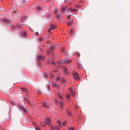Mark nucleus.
<instances>
[{"instance_id": "obj_9", "label": "nucleus", "mask_w": 130, "mask_h": 130, "mask_svg": "<svg viewBox=\"0 0 130 130\" xmlns=\"http://www.w3.org/2000/svg\"><path fill=\"white\" fill-rule=\"evenodd\" d=\"M69 91L70 92V93L72 94V96H75V92L74 91H73V90L72 89H71V88H69Z\"/></svg>"}, {"instance_id": "obj_23", "label": "nucleus", "mask_w": 130, "mask_h": 130, "mask_svg": "<svg viewBox=\"0 0 130 130\" xmlns=\"http://www.w3.org/2000/svg\"><path fill=\"white\" fill-rule=\"evenodd\" d=\"M53 12L54 13L56 14V15H55V16H56V17H57V14H56V13L57 12V11L56 9H53Z\"/></svg>"}, {"instance_id": "obj_8", "label": "nucleus", "mask_w": 130, "mask_h": 130, "mask_svg": "<svg viewBox=\"0 0 130 130\" xmlns=\"http://www.w3.org/2000/svg\"><path fill=\"white\" fill-rule=\"evenodd\" d=\"M19 107L20 108V109H21L22 110H24V111H25V112H27V110L26 109H25L22 106L20 105H19Z\"/></svg>"}, {"instance_id": "obj_52", "label": "nucleus", "mask_w": 130, "mask_h": 130, "mask_svg": "<svg viewBox=\"0 0 130 130\" xmlns=\"http://www.w3.org/2000/svg\"><path fill=\"white\" fill-rule=\"evenodd\" d=\"M49 0H48V1H49Z\"/></svg>"}, {"instance_id": "obj_43", "label": "nucleus", "mask_w": 130, "mask_h": 130, "mask_svg": "<svg viewBox=\"0 0 130 130\" xmlns=\"http://www.w3.org/2000/svg\"><path fill=\"white\" fill-rule=\"evenodd\" d=\"M64 50V49L63 48H62L61 51L62 52Z\"/></svg>"}, {"instance_id": "obj_24", "label": "nucleus", "mask_w": 130, "mask_h": 130, "mask_svg": "<svg viewBox=\"0 0 130 130\" xmlns=\"http://www.w3.org/2000/svg\"><path fill=\"white\" fill-rule=\"evenodd\" d=\"M21 34L23 37H24L26 35V33L25 32H21Z\"/></svg>"}, {"instance_id": "obj_1", "label": "nucleus", "mask_w": 130, "mask_h": 130, "mask_svg": "<svg viewBox=\"0 0 130 130\" xmlns=\"http://www.w3.org/2000/svg\"><path fill=\"white\" fill-rule=\"evenodd\" d=\"M56 28V27H55L54 25H51L50 26H48L46 27L45 28V29L47 30L48 32L51 34V33L50 32V31Z\"/></svg>"}, {"instance_id": "obj_38", "label": "nucleus", "mask_w": 130, "mask_h": 130, "mask_svg": "<svg viewBox=\"0 0 130 130\" xmlns=\"http://www.w3.org/2000/svg\"><path fill=\"white\" fill-rule=\"evenodd\" d=\"M73 32V31L72 30H70V31H69V32L70 33H72Z\"/></svg>"}, {"instance_id": "obj_12", "label": "nucleus", "mask_w": 130, "mask_h": 130, "mask_svg": "<svg viewBox=\"0 0 130 130\" xmlns=\"http://www.w3.org/2000/svg\"><path fill=\"white\" fill-rule=\"evenodd\" d=\"M38 59L39 60H42L44 59V57L42 55H40L38 56Z\"/></svg>"}, {"instance_id": "obj_44", "label": "nucleus", "mask_w": 130, "mask_h": 130, "mask_svg": "<svg viewBox=\"0 0 130 130\" xmlns=\"http://www.w3.org/2000/svg\"><path fill=\"white\" fill-rule=\"evenodd\" d=\"M36 130H40L38 128H36Z\"/></svg>"}, {"instance_id": "obj_10", "label": "nucleus", "mask_w": 130, "mask_h": 130, "mask_svg": "<svg viewBox=\"0 0 130 130\" xmlns=\"http://www.w3.org/2000/svg\"><path fill=\"white\" fill-rule=\"evenodd\" d=\"M67 123V122L66 121H65L63 122H61L60 124V123L58 121H57V124H58L59 126H60L61 125H62L64 126Z\"/></svg>"}, {"instance_id": "obj_37", "label": "nucleus", "mask_w": 130, "mask_h": 130, "mask_svg": "<svg viewBox=\"0 0 130 130\" xmlns=\"http://www.w3.org/2000/svg\"><path fill=\"white\" fill-rule=\"evenodd\" d=\"M54 76V75H53V74H51V75H50V77L51 78H52Z\"/></svg>"}, {"instance_id": "obj_13", "label": "nucleus", "mask_w": 130, "mask_h": 130, "mask_svg": "<svg viewBox=\"0 0 130 130\" xmlns=\"http://www.w3.org/2000/svg\"><path fill=\"white\" fill-rule=\"evenodd\" d=\"M67 8V6H66L65 7L64 6H62L61 9L62 12H64Z\"/></svg>"}, {"instance_id": "obj_50", "label": "nucleus", "mask_w": 130, "mask_h": 130, "mask_svg": "<svg viewBox=\"0 0 130 130\" xmlns=\"http://www.w3.org/2000/svg\"><path fill=\"white\" fill-rule=\"evenodd\" d=\"M48 15H47V17H48Z\"/></svg>"}, {"instance_id": "obj_28", "label": "nucleus", "mask_w": 130, "mask_h": 130, "mask_svg": "<svg viewBox=\"0 0 130 130\" xmlns=\"http://www.w3.org/2000/svg\"><path fill=\"white\" fill-rule=\"evenodd\" d=\"M53 87H56L57 86L56 83L54 82H53Z\"/></svg>"}, {"instance_id": "obj_30", "label": "nucleus", "mask_w": 130, "mask_h": 130, "mask_svg": "<svg viewBox=\"0 0 130 130\" xmlns=\"http://www.w3.org/2000/svg\"><path fill=\"white\" fill-rule=\"evenodd\" d=\"M77 66H78L79 68V69H81V68L82 67H81V65L80 64H77Z\"/></svg>"}, {"instance_id": "obj_27", "label": "nucleus", "mask_w": 130, "mask_h": 130, "mask_svg": "<svg viewBox=\"0 0 130 130\" xmlns=\"http://www.w3.org/2000/svg\"><path fill=\"white\" fill-rule=\"evenodd\" d=\"M46 123H45H45L44 122H42L41 123V124L43 126V127H44L46 125Z\"/></svg>"}, {"instance_id": "obj_47", "label": "nucleus", "mask_w": 130, "mask_h": 130, "mask_svg": "<svg viewBox=\"0 0 130 130\" xmlns=\"http://www.w3.org/2000/svg\"><path fill=\"white\" fill-rule=\"evenodd\" d=\"M47 87L48 88V89L49 90V86H47Z\"/></svg>"}, {"instance_id": "obj_33", "label": "nucleus", "mask_w": 130, "mask_h": 130, "mask_svg": "<svg viewBox=\"0 0 130 130\" xmlns=\"http://www.w3.org/2000/svg\"><path fill=\"white\" fill-rule=\"evenodd\" d=\"M10 103L13 105H14L15 104V103L12 101H10Z\"/></svg>"}, {"instance_id": "obj_42", "label": "nucleus", "mask_w": 130, "mask_h": 130, "mask_svg": "<svg viewBox=\"0 0 130 130\" xmlns=\"http://www.w3.org/2000/svg\"><path fill=\"white\" fill-rule=\"evenodd\" d=\"M68 115L69 116H70L71 115V114L70 113H69V112H68Z\"/></svg>"}, {"instance_id": "obj_3", "label": "nucleus", "mask_w": 130, "mask_h": 130, "mask_svg": "<svg viewBox=\"0 0 130 130\" xmlns=\"http://www.w3.org/2000/svg\"><path fill=\"white\" fill-rule=\"evenodd\" d=\"M62 72L64 75L67 76L68 74L67 69L65 67H63L62 69Z\"/></svg>"}, {"instance_id": "obj_2", "label": "nucleus", "mask_w": 130, "mask_h": 130, "mask_svg": "<svg viewBox=\"0 0 130 130\" xmlns=\"http://www.w3.org/2000/svg\"><path fill=\"white\" fill-rule=\"evenodd\" d=\"M73 74L74 80L77 79L79 80L80 79V78L79 77V75L77 73L73 72Z\"/></svg>"}, {"instance_id": "obj_15", "label": "nucleus", "mask_w": 130, "mask_h": 130, "mask_svg": "<svg viewBox=\"0 0 130 130\" xmlns=\"http://www.w3.org/2000/svg\"><path fill=\"white\" fill-rule=\"evenodd\" d=\"M42 105L44 107H46L47 108H48V106L47 105V103L46 102H43L42 103Z\"/></svg>"}, {"instance_id": "obj_26", "label": "nucleus", "mask_w": 130, "mask_h": 130, "mask_svg": "<svg viewBox=\"0 0 130 130\" xmlns=\"http://www.w3.org/2000/svg\"><path fill=\"white\" fill-rule=\"evenodd\" d=\"M57 129V127L56 126L55 127L54 126H52L51 128V130H55Z\"/></svg>"}, {"instance_id": "obj_16", "label": "nucleus", "mask_w": 130, "mask_h": 130, "mask_svg": "<svg viewBox=\"0 0 130 130\" xmlns=\"http://www.w3.org/2000/svg\"><path fill=\"white\" fill-rule=\"evenodd\" d=\"M24 100L26 101L27 102L29 103L30 105H31V103L29 101V100L26 97H25V98H24Z\"/></svg>"}, {"instance_id": "obj_41", "label": "nucleus", "mask_w": 130, "mask_h": 130, "mask_svg": "<svg viewBox=\"0 0 130 130\" xmlns=\"http://www.w3.org/2000/svg\"><path fill=\"white\" fill-rule=\"evenodd\" d=\"M71 18V17L70 16H68L67 17V18L68 19H70Z\"/></svg>"}, {"instance_id": "obj_18", "label": "nucleus", "mask_w": 130, "mask_h": 130, "mask_svg": "<svg viewBox=\"0 0 130 130\" xmlns=\"http://www.w3.org/2000/svg\"><path fill=\"white\" fill-rule=\"evenodd\" d=\"M63 61H64V63H66V62H67V63H68V62H71V61H70V60H67L66 58H65L64 59Z\"/></svg>"}, {"instance_id": "obj_4", "label": "nucleus", "mask_w": 130, "mask_h": 130, "mask_svg": "<svg viewBox=\"0 0 130 130\" xmlns=\"http://www.w3.org/2000/svg\"><path fill=\"white\" fill-rule=\"evenodd\" d=\"M67 80L64 78H62L61 79L60 83H62L64 86H66L67 84Z\"/></svg>"}, {"instance_id": "obj_22", "label": "nucleus", "mask_w": 130, "mask_h": 130, "mask_svg": "<svg viewBox=\"0 0 130 130\" xmlns=\"http://www.w3.org/2000/svg\"><path fill=\"white\" fill-rule=\"evenodd\" d=\"M22 91L25 93L27 91V90L25 88H23L22 89Z\"/></svg>"}, {"instance_id": "obj_34", "label": "nucleus", "mask_w": 130, "mask_h": 130, "mask_svg": "<svg viewBox=\"0 0 130 130\" xmlns=\"http://www.w3.org/2000/svg\"><path fill=\"white\" fill-rule=\"evenodd\" d=\"M64 54L66 56H67L68 55V51H67L66 52H65L64 53Z\"/></svg>"}, {"instance_id": "obj_40", "label": "nucleus", "mask_w": 130, "mask_h": 130, "mask_svg": "<svg viewBox=\"0 0 130 130\" xmlns=\"http://www.w3.org/2000/svg\"><path fill=\"white\" fill-rule=\"evenodd\" d=\"M35 34L36 36L38 35V33L37 32H35Z\"/></svg>"}, {"instance_id": "obj_46", "label": "nucleus", "mask_w": 130, "mask_h": 130, "mask_svg": "<svg viewBox=\"0 0 130 130\" xmlns=\"http://www.w3.org/2000/svg\"><path fill=\"white\" fill-rule=\"evenodd\" d=\"M76 55H77V56H79V54L78 53Z\"/></svg>"}, {"instance_id": "obj_49", "label": "nucleus", "mask_w": 130, "mask_h": 130, "mask_svg": "<svg viewBox=\"0 0 130 130\" xmlns=\"http://www.w3.org/2000/svg\"><path fill=\"white\" fill-rule=\"evenodd\" d=\"M57 130H59V129L58 128H57Z\"/></svg>"}, {"instance_id": "obj_19", "label": "nucleus", "mask_w": 130, "mask_h": 130, "mask_svg": "<svg viewBox=\"0 0 130 130\" xmlns=\"http://www.w3.org/2000/svg\"><path fill=\"white\" fill-rule=\"evenodd\" d=\"M69 11L70 12H74L76 11V10L75 9H72L71 8H70L69 9Z\"/></svg>"}, {"instance_id": "obj_7", "label": "nucleus", "mask_w": 130, "mask_h": 130, "mask_svg": "<svg viewBox=\"0 0 130 130\" xmlns=\"http://www.w3.org/2000/svg\"><path fill=\"white\" fill-rule=\"evenodd\" d=\"M54 48L53 46L51 47L47 52V54H51V52L54 49Z\"/></svg>"}, {"instance_id": "obj_48", "label": "nucleus", "mask_w": 130, "mask_h": 130, "mask_svg": "<svg viewBox=\"0 0 130 130\" xmlns=\"http://www.w3.org/2000/svg\"><path fill=\"white\" fill-rule=\"evenodd\" d=\"M54 63H54V62H52V64H54Z\"/></svg>"}, {"instance_id": "obj_5", "label": "nucleus", "mask_w": 130, "mask_h": 130, "mask_svg": "<svg viewBox=\"0 0 130 130\" xmlns=\"http://www.w3.org/2000/svg\"><path fill=\"white\" fill-rule=\"evenodd\" d=\"M4 21L5 23L8 26L10 25L9 23L11 22L10 20L8 19H6L4 20Z\"/></svg>"}, {"instance_id": "obj_21", "label": "nucleus", "mask_w": 130, "mask_h": 130, "mask_svg": "<svg viewBox=\"0 0 130 130\" xmlns=\"http://www.w3.org/2000/svg\"><path fill=\"white\" fill-rule=\"evenodd\" d=\"M66 95L67 99L69 100H70V95L69 94H66Z\"/></svg>"}, {"instance_id": "obj_39", "label": "nucleus", "mask_w": 130, "mask_h": 130, "mask_svg": "<svg viewBox=\"0 0 130 130\" xmlns=\"http://www.w3.org/2000/svg\"><path fill=\"white\" fill-rule=\"evenodd\" d=\"M11 27H12V28L13 29H14L15 28V27L14 26H11Z\"/></svg>"}, {"instance_id": "obj_45", "label": "nucleus", "mask_w": 130, "mask_h": 130, "mask_svg": "<svg viewBox=\"0 0 130 130\" xmlns=\"http://www.w3.org/2000/svg\"><path fill=\"white\" fill-rule=\"evenodd\" d=\"M56 72V70H54L53 71V72Z\"/></svg>"}, {"instance_id": "obj_17", "label": "nucleus", "mask_w": 130, "mask_h": 130, "mask_svg": "<svg viewBox=\"0 0 130 130\" xmlns=\"http://www.w3.org/2000/svg\"><path fill=\"white\" fill-rule=\"evenodd\" d=\"M73 21H71L68 22V26H70L73 23Z\"/></svg>"}, {"instance_id": "obj_51", "label": "nucleus", "mask_w": 130, "mask_h": 130, "mask_svg": "<svg viewBox=\"0 0 130 130\" xmlns=\"http://www.w3.org/2000/svg\"><path fill=\"white\" fill-rule=\"evenodd\" d=\"M57 86H58V85H57ZM58 88V87H57V88Z\"/></svg>"}, {"instance_id": "obj_31", "label": "nucleus", "mask_w": 130, "mask_h": 130, "mask_svg": "<svg viewBox=\"0 0 130 130\" xmlns=\"http://www.w3.org/2000/svg\"><path fill=\"white\" fill-rule=\"evenodd\" d=\"M57 82H58V81H59L60 80V78L59 76H57Z\"/></svg>"}, {"instance_id": "obj_20", "label": "nucleus", "mask_w": 130, "mask_h": 130, "mask_svg": "<svg viewBox=\"0 0 130 130\" xmlns=\"http://www.w3.org/2000/svg\"><path fill=\"white\" fill-rule=\"evenodd\" d=\"M36 10L39 12L42 9V8L40 7H37L36 8Z\"/></svg>"}, {"instance_id": "obj_6", "label": "nucleus", "mask_w": 130, "mask_h": 130, "mask_svg": "<svg viewBox=\"0 0 130 130\" xmlns=\"http://www.w3.org/2000/svg\"><path fill=\"white\" fill-rule=\"evenodd\" d=\"M58 103L59 105L60 106V108L61 109L62 108V107L64 105V103L63 101H61L60 102H58L57 101V104Z\"/></svg>"}, {"instance_id": "obj_14", "label": "nucleus", "mask_w": 130, "mask_h": 130, "mask_svg": "<svg viewBox=\"0 0 130 130\" xmlns=\"http://www.w3.org/2000/svg\"><path fill=\"white\" fill-rule=\"evenodd\" d=\"M45 122L47 125H49L50 124V121L49 119H46L45 120Z\"/></svg>"}, {"instance_id": "obj_11", "label": "nucleus", "mask_w": 130, "mask_h": 130, "mask_svg": "<svg viewBox=\"0 0 130 130\" xmlns=\"http://www.w3.org/2000/svg\"><path fill=\"white\" fill-rule=\"evenodd\" d=\"M58 97L60 99H62L63 98L62 93L59 92L57 93V97Z\"/></svg>"}, {"instance_id": "obj_32", "label": "nucleus", "mask_w": 130, "mask_h": 130, "mask_svg": "<svg viewBox=\"0 0 130 130\" xmlns=\"http://www.w3.org/2000/svg\"><path fill=\"white\" fill-rule=\"evenodd\" d=\"M22 3L23 4H25L26 3L25 0H23Z\"/></svg>"}, {"instance_id": "obj_25", "label": "nucleus", "mask_w": 130, "mask_h": 130, "mask_svg": "<svg viewBox=\"0 0 130 130\" xmlns=\"http://www.w3.org/2000/svg\"><path fill=\"white\" fill-rule=\"evenodd\" d=\"M62 16V14L61 13H57V18H60Z\"/></svg>"}, {"instance_id": "obj_36", "label": "nucleus", "mask_w": 130, "mask_h": 130, "mask_svg": "<svg viewBox=\"0 0 130 130\" xmlns=\"http://www.w3.org/2000/svg\"><path fill=\"white\" fill-rule=\"evenodd\" d=\"M69 130H74V129L72 127H70L69 129Z\"/></svg>"}, {"instance_id": "obj_29", "label": "nucleus", "mask_w": 130, "mask_h": 130, "mask_svg": "<svg viewBox=\"0 0 130 130\" xmlns=\"http://www.w3.org/2000/svg\"><path fill=\"white\" fill-rule=\"evenodd\" d=\"M44 39L43 38V37H41L39 38V41H42Z\"/></svg>"}, {"instance_id": "obj_35", "label": "nucleus", "mask_w": 130, "mask_h": 130, "mask_svg": "<svg viewBox=\"0 0 130 130\" xmlns=\"http://www.w3.org/2000/svg\"><path fill=\"white\" fill-rule=\"evenodd\" d=\"M21 26V25H18L17 26H16V28H19Z\"/></svg>"}]
</instances>
